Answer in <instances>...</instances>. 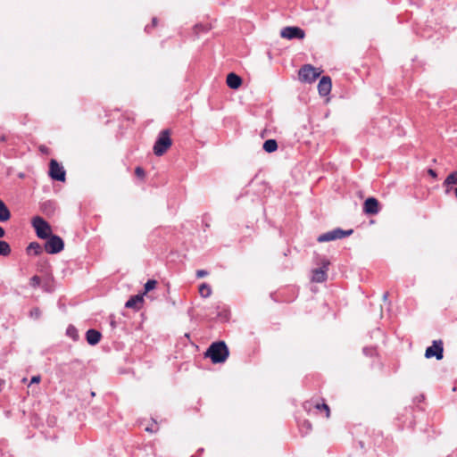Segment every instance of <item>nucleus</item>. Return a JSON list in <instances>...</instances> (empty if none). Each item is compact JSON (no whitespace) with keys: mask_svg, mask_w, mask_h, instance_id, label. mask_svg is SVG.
<instances>
[{"mask_svg":"<svg viewBox=\"0 0 457 457\" xmlns=\"http://www.w3.org/2000/svg\"><path fill=\"white\" fill-rule=\"evenodd\" d=\"M229 352L223 341L212 343L205 353L213 363L224 362L228 357Z\"/></svg>","mask_w":457,"mask_h":457,"instance_id":"obj_1","label":"nucleus"},{"mask_svg":"<svg viewBox=\"0 0 457 457\" xmlns=\"http://www.w3.org/2000/svg\"><path fill=\"white\" fill-rule=\"evenodd\" d=\"M172 145L169 129L162 130L154 145V153L157 156H162Z\"/></svg>","mask_w":457,"mask_h":457,"instance_id":"obj_2","label":"nucleus"},{"mask_svg":"<svg viewBox=\"0 0 457 457\" xmlns=\"http://www.w3.org/2000/svg\"><path fill=\"white\" fill-rule=\"evenodd\" d=\"M31 223L39 238L46 239L53 235L51 226L43 218L36 216L32 219Z\"/></svg>","mask_w":457,"mask_h":457,"instance_id":"obj_3","label":"nucleus"},{"mask_svg":"<svg viewBox=\"0 0 457 457\" xmlns=\"http://www.w3.org/2000/svg\"><path fill=\"white\" fill-rule=\"evenodd\" d=\"M353 232V229L344 230L342 228H335L333 230L328 231L320 235L317 238L318 242H329L337 239H341L352 235Z\"/></svg>","mask_w":457,"mask_h":457,"instance_id":"obj_4","label":"nucleus"},{"mask_svg":"<svg viewBox=\"0 0 457 457\" xmlns=\"http://www.w3.org/2000/svg\"><path fill=\"white\" fill-rule=\"evenodd\" d=\"M64 243L63 240L56 235H51L46 238L44 249L47 253L55 254L63 250Z\"/></svg>","mask_w":457,"mask_h":457,"instance_id":"obj_5","label":"nucleus"},{"mask_svg":"<svg viewBox=\"0 0 457 457\" xmlns=\"http://www.w3.org/2000/svg\"><path fill=\"white\" fill-rule=\"evenodd\" d=\"M320 71L311 64L303 65L299 71V79L301 81L312 83L320 76Z\"/></svg>","mask_w":457,"mask_h":457,"instance_id":"obj_6","label":"nucleus"},{"mask_svg":"<svg viewBox=\"0 0 457 457\" xmlns=\"http://www.w3.org/2000/svg\"><path fill=\"white\" fill-rule=\"evenodd\" d=\"M443 342L441 340H435L431 346H428L425 352V357L429 359L435 357L436 360L443 359Z\"/></svg>","mask_w":457,"mask_h":457,"instance_id":"obj_7","label":"nucleus"},{"mask_svg":"<svg viewBox=\"0 0 457 457\" xmlns=\"http://www.w3.org/2000/svg\"><path fill=\"white\" fill-rule=\"evenodd\" d=\"M280 36L283 38L287 39H303L305 37V32L303 29L298 27H285L280 31Z\"/></svg>","mask_w":457,"mask_h":457,"instance_id":"obj_8","label":"nucleus"},{"mask_svg":"<svg viewBox=\"0 0 457 457\" xmlns=\"http://www.w3.org/2000/svg\"><path fill=\"white\" fill-rule=\"evenodd\" d=\"M329 262L326 259H323L321 262V266L318 269H315L312 271V280L317 283H321L327 280L328 275L327 271L328 270Z\"/></svg>","mask_w":457,"mask_h":457,"instance_id":"obj_9","label":"nucleus"},{"mask_svg":"<svg viewBox=\"0 0 457 457\" xmlns=\"http://www.w3.org/2000/svg\"><path fill=\"white\" fill-rule=\"evenodd\" d=\"M49 175L50 177L57 181L65 180V170L55 160L50 161L49 165Z\"/></svg>","mask_w":457,"mask_h":457,"instance_id":"obj_10","label":"nucleus"},{"mask_svg":"<svg viewBox=\"0 0 457 457\" xmlns=\"http://www.w3.org/2000/svg\"><path fill=\"white\" fill-rule=\"evenodd\" d=\"M378 201L374 197H369L364 202L363 211L370 215H375L379 212Z\"/></svg>","mask_w":457,"mask_h":457,"instance_id":"obj_11","label":"nucleus"},{"mask_svg":"<svg viewBox=\"0 0 457 457\" xmlns=\"http://www.w3.org/2000/svg\"><path fill=\"white\" fill-rule=\"evenodd\" d=\"M331 79L328 76H324L320 79L318 84V90L320 96H326L331 91Z\"/></svg>","mask_w":457,"mask_h":457,"instance_id":"obj_12","label":"nucleus"},{"mask_svg":"<svg viewBox=\"0 0 457 457\" xmlns=\"http://www.w3.org/2000/svg\"><path fill=\"white\" fill-rule=\"evenodd\" d=\"M227 85L232 89H237L242 84V79L236 73H228L226 79Z\"/></svg>","mask_w":457,"mask_h":457,"instance_id":"obj_13","label":"nucleus"},{"mask_svg":"<svg viewBox=\"0 0 457 457\" xmlns=\"http://www.w3.org/2000/svg\"><path fill=\"white\" fill-rule=\"evenodd\" d=\"M101 333L96 329H88L86 333V339L91 345H96L101 339Z\"/></svg>","mask_w":457,"mask_h":457,"instance_id":"obj_14","label":"nucleus"},{"mask_svg":"<svg viewBox=\"0 0 457 457\" xmlns=\"http://www.w3.org/2000/svg\"><path fill=\"white\" fill-rule=\"evenodd\" d=\"M143 303V295H137L131 296L125 303L126 308L139 309L140 304Z\"/></svg>","mask_w":457,"mask_h":457,"instance_id":"obj_15","label":"nucleus"},{"mask_svg":"<svg viewBox=\"0 0 457 457\" xmlns=\"http://www.w3.org/2000/svg\"><path fill=\"white\" fill-rule=\"evenodd\" d=\"M452 185H457V171H453V172L450 173L446 177V179L444 182V186L446 187V189H445L446 194L450 193V190L452 189V187H451Z\"/></svg>","mask_w":457,"mask_h":457,"instance_id":"obj_16","label":"nucleus"},{"mask_svg":"<svg viewBox=\"0 0 457 457\" xmlns=\"http://www.w3.org/2000/svg\"><path fill=\"white\" fill-rule=\"evenodd\" d=\"M11 218V212L6 204L0 199V222H5Z\"/></svg>","mask_w":457,"mask_h":457,"instance_id":"obj_17","label":"nucleus"},{"mask_svg":"<svg viewBox=\"0 0 457 457\" xmlns=\"http://www.w3.org/2000/svg\"><path fill=\"white\" fill-rule=\"evenodd\" d=\"M43 252V248L37 242H31L27 247V253L30 254L39 255Z\"/></svg>","mask_w":457,"mask_h":457,"instance_id":"obj_18","label":"nucleus"},{"mask_svg":"<svg viewBox=\"0 0 457 457\" xmlns=\"http://www.w3.org/2000/svg\"><path fill=\"white\" fill-rule=\"evenodd\" d=\"M262 147L267 153H273L278 148V143L275 139H268L263 143Z\"/></svg>","mask_w":457,"mask_h":457,"instance_id":"obj_19","label":"nucleus"},{"mask_svg":"<svg viewBox=\"0 0 457 457\" xmlns=\"http://www.w3.org/2000/svg\"><path fill=\"white\" fill-rule=\"evenodd\" d=\"M41 209L45 213L50 215L54 212V204L51 201L44 202L41 204Z\"/></svg>","mask_w":457,"mask_h":457,"instance_id":"obj_20","label":"nucleus"},{"mask_svg":"<svg viewBox=\"0 0 457 457\" xmlns=\"http://www.w3.org/2000/svg\"><path fill=\"white\" fill-rule=\"evenodd\" d=\"M199 294L202 297H204V298L209 297L212 294L211 287L209 285H207L206 283H203L199 287Z\"/></svg>","mask_w":457,"mask_h":457,"instance_id":"obj_21","label":"nucleus"},{"mask_svg":"<svg viewBox=\"0 0 457 457\" xmlns=\"http://www.w3.org/2000/svg\"><path fill=\"white\" fill-rule=\"evenodd\" d=\"M11 253L10 245L5 242L0 240V255L8 256Z\"/></svg>","mask_w":457,"mask_h":457,"instance_id":"obj_22","label":"nucleus"},{"mask_svg":"<svg viewBox=\"0 0 457 457\" xmlns=\"http://www.w3.org/2000/svg\"><path fill=\"white\" fill-rule=\"evenodd\" d=\"M66 335L68 337H70L71 338H72L73 340H77L79 338V332H78V329L72 326V325H70L67 329H66Z\"/></svg>","mask_w":457,"mask_h":457,"instance_id":"obj_23","label":"nucleus"},{"mask_svg":"<svg viewBox=\"0 0 457 457\" xmlns=\"http://www.w3.org/2000/svg\"><path fill=\"white\" fill-rule=\"evenodd\" d=\"M157 285V281L154 280V279H149L147 280V282L145 284V292L144 294H146L147 292L153 290L154 288H155Z\"/></svg>","mask_w":457,"mask_h":457,"instance_id":"obj_24","label":"nucleus"},{"mask_svg":"<svg viewBox=\"0 0 457 457\" xmlns=\"http://www.w3.org/2000/svg\"><path fill=\"white\" fill-rule=\"evenodd\" d=\"M40 315H41V312H40L39 308H37V307L33 308L29 312V316L32 319L37 320V319H39Z\"/></svg>","mask_w":457,"mask_h":457,"instance_id":"obj_25","label":"nucleus"},{"mask_svg":"<svg viewBox=\"0 0 457 457\" xmlns=\"http://www.w3.org/2000/svg\"><path fill=\"white\" fill-rule=\"evenodd\" d=\"M315 407H316V409H318V410H323V411H325V412H326V417H327V418H328V417H329V415H330V410H329V407H328L326 403H322V404H319V403H317Z\"/></svg>","mask_w":457,"mask_h":457,"instance_id":"obj_26","label":"nucleus"},{"mask_svg":"<svg viewBox=\"0 0 457 457\" xmlns=\"http://www.w3.org/2000/svg\"><path fill=\"white\" fill-rule=\"evenodd\" d=\"M40 282H41V278L37 275L33 276L29 280V284L33 287H38L40 285Z\"/></svg>","mask_w":457,"mask_h":457,"instance_id":"obj_27","label":"nucleus"},{"mask_svg":"<svg viewBox=\"0 0 457 457\" xmlns=\"http://www.w3.org/2000/svg\"><path fill=\"white\" fill-rule=\"evenodd\" d=\"M135 174L138 178H144L145 177V170L141 167H137L135 170Z\"/></svg>","mask_w":457,"mask_h":457,"instance_id":"obj_28","label":"nucleus"},{"mask_svg":"<svg viewBox=\"0 0 457 457\" xmlns=\"http://www.w3.org/2000/svg\"><path fill=\"white\" fill-rule=\"evenodd\" d=\"M207 275H208V271H206L204 270H198L196 271V277L199 278H204V277H205Z\"/></svg>","mask_w":457,"mask_h":457,"instance_id":"obj_29","label":"nucleus"},{"mask_svg":"<svg viewBox=\"0 0 457 457\" xmlns=\"http://www.w3.org/2000/svg\"><path fill=\"white\" fill-rule=\"evenodd\" d=\"M39 381H40V377L39 376H34V377H32V378L30 380V384L39 383Z\"/></svg>","mask_w":457,"mask_h":457,"instance_id":"obj_30","label":"nucleus"},{"mask_svg":"<svg viewBox=\"0 0 457 457\" xmlns=\"http://www.w3.org/2000/svg\"><path fill=\"white\" fill-rule=\"evenodd\" d=\"M303 427L306 428V430H309L312 428V425L309 421L304 420L303 423Z\"/></svg>","mask_w":457,"mask_h":457,"instance_id":"obj_31","label":"nucleus"},{"mask_svg":"<svg viewBox=\"0 0 457 457\" xmlns=\"http://www.w3.org/2000/svg\"><path fill=\"white\" fill-rule=\"evenodd\" d=\"M428 174H429L430 176H432L433 178H436V171H435L434 170H432V169H429V170H428Z\"/></svg>","mask_w":457,"mask_h":457,"instance_id":"obj_32","label":"nucleus"},{"mask_svg":"<svg viewBox=\"0 0 457 457\" xmlns=\"http://www.w3.org/2000/svg\"><path fill=\"white\" fill-rule=\"evenodd\" d=\"M4 229L2 227H0V238H2L4 236Z\"/></svg>","mask_w":457,"mask_h":457,"instance_id":"obj_33","label":"nucleus"},{"mask_svg":"<svg viewBox=\"0 0 457 457\" xmlns=\"http://www.w3.org/2000/svg\"><path fill=\"white\" fill-rule=\"evenodd\" d=\"M152 22H153V25H154V26H155V25H156V23H157V19H156V18H154V19H153V21H152Z\"/></svg>","mask_w":457,"mask_h":457,"instance_id":"obj_34","label":"nucleus"},{"mask_svg":"<svg viewBox=\"0 0 457 457\" xmlns=\"http://www.w3.org/2000/svg\"><path fill=\"white\" fill-rule=\"evenodd\" d=\"M383 297L386 300L387 298V293H386Z\"/></svg>","mask_w":457,"mask_h":457,"instance_id":"obj_35","label":"nucleus"},{"mask_svg":"<svg viewBox=\"0 0 457 457\" xmlns=\"http://www.w3.org/2000/svg\"><path fill=\"white\" fill-rule=\"evenodd\" d=\"M455 196L457 197V187L454 189Z\"/></svg>","mask_w":457,"mask_h":457,"instance_id":"obj_36","label":"nucleus"},{"mask_svg":"<svg viewBox=\"0 0 457 457\" xmlns=\"http://www.w3.org/2000/svg\"><path fill=\"white\" fill-rule=\"evenodd\" d=\"M1 140H2V141H4V140H5V137H4V136H3V137H1Z\"/></svg>","mask_w":457,"mask_h":457,"instance_id":"obj_37","label":"nucleus"}]
</instances>
